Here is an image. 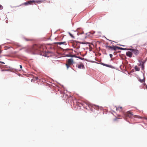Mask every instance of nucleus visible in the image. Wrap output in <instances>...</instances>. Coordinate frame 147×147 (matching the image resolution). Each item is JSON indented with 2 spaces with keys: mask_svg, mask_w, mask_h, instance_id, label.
I'll list each match as a JSON object with an SVG mask.
<instances>
[{
  "mask_svg": "<svg viewBox=\"0 0 147 147\" xmlns=\"http://www.w3.org/2000/svg\"><path fill=\"white\" fill-rule=\"evenodd\" d=\"M120 49L123 50H127V49H128L127 48H121V47H120Z\"/></svg>",
  "mask_w": 147,
  "mask_h": 147,
  "instance_id": "19",
  "label": "nucleus"
},
{
  "mask_svg": "<svg viewBox=\"0 0 147 147\" xmlns=\"http://www.w3.org/2000/svg\"><path fill=\"white\" fill-rule=\"evenodd\" d=\"M84 108H86V109H87V108L86 107H84Z\"/></svg>",
  "mask_w": 147,
  "mask_h": 147,
  "instance_id": "27",
  "label": "nucleus"
},
{
  "mask_svg": "<svg viewBox=\"0 0 147 147\" xmlns=\"http://www.w3.org/2000/svg\"><path fill=\"white\" fill-rule=\"evenodd\" d=\"M106 47L108 50H114V51L116 50L117 49H120V48L119 47H118L114 45H112L111 46L107 45L106 46Z\"/></svg>",
  "mask_w": 147,
  "mask_h": 147,
  "instance_id": "5",
  "label": "nucleus"
},
{
  "mask_svg": "<svg viewBox=\"0 0 147 147\" xmlns=\"http://www.w3.org/2000/svg\"><path fill=\"white\" fill-rule=\"evenodd\" d=\"M20 68L22 69V65H20Z\"/></svg>",
  "mask_w": 147,
  "mask_h": 147,
  "instance_id": "24",
  "label": "nucleus"
},
{
  "mask_svg": "<svg viewBox=\"0 0 147 147\" xmlns=\"http://www.w3.org/2000/svg\"><path fill=\"white\" fill-rule=\"evenodd\" d=\"M74 63V60L73 59H68L66 61V65L67 68V69L71 67V66Z\"/></svg>",
  "mask_w": 147,
  "mask_h": 147,
  "instance_id": "4",
  "label": "nucleus"
},
{
  "mask_svg": "<svg viewBox=\"0 0 147 147\" xmlns=\"http://www.w3.org/2000/svg\"><path fill=\"white\" fill-rule=\"evenodd\" d=\"M101 64L102 65H103L105 66H106V67H111V65H107V64H104V63H101Z\"/></svg>",
  "mask_w": 147,
  "mask_h": 147,
  "instance_id": "13",
  "label": "nucleus"
},
{
  "mask_svg": "<svg viewBox=\"0 0 147 147\" xmlns=\"http://www.w3.org/2000/svg\"><path fill=\"white\" fill-rule=\"evenodd\" d=\"M125 116L126 117H128L129 118L131 119L135 118L147 119V118L146 117H143L138 115H134L130 111H128L126 112L125 114Z\"/></svg>",
  "mask_w": 147,
  "mask_h": 147,
  "instance_id": "1",
  "label": "nucleus"
},
{
  "mask_svg": "<svg viewBox=\"0 0 147 147\" xmlns=\"http://www.w3.org/2000/svg\"><path fill=\"white\" fill-rule=\"evenodd\" d=\"M1 62V63H3V62Z\"/></svg>",
  "mask_w": 147,
  "mask_h": 147,
  "instance_id": "29",
  "label": "nucleus"
},
{
  "mask_svg": "<svg viewBox=\"0 0 147 147\" xmlns=\"http://www.w3.org/2000/svg\"><path fill=\"white\" fill-rule=\"evenodd\" d=\"M139 81L140 82L142 83V82H145V80L144 79H139Z\"/></svg>",
  "mask_w": 147,
  "mask_h": 147,
  "instance_id": "17",
  "label": "nucleus"
},
{
  "mask_svg": "<svg viewBox=\"0 0 147 147\" xmlns=\"http://www.w3.org/2000/svg\"><path fill=\"white\" fill-rule=\"evenodd\" d=\"M142 68H143V67H144L143 65H142Z\"/></svg>",
  "mask_w": 147,
  "mask_h": 147,
  "instance_id": "25",
  "label": "nucleus"
},
{
  "mask_svg": "<svg viewBox=\"0 0 147 147\" xmlns=\"http://www.w3.org/2000/svg\"><path fill=\"white\" fill-rule=\"evenodd\" d=\"M94 108L97 110H98L99 109V107L98 106H96L95 105H94Z\"/></svg>",
  "mask_w": 147,
  "mask_h": 147,
  "instance_id": "16",
  "label": "nucleus"
},
{
  "mask_svg": "<svg viewBox=\"0 0 147 147\" xmlns=\"http://www.w3.org/2000/svg\"><path fill=\"white\" fill-rule=\"evenodd\" d=\"M3 8V7L1 5H0V10H1Z\"/></svg>",
  "mask_w": 147,
  "mask_h": 147,
  "instance_id": "20",
  "label": "nucleus"
},
{
  "mask_svg": "<svg viewBox=\"0 0 147 147\" xmlns=\"http://www.w3.org/2000/svg\"><path fill=\"white\" fill-rule=\"evenodd\" d=\"M135 69L136 71H139L140 70V68L138 67L137 66H136L135 67Z\"/></svg>",
  "mask_w": 147,
  "mask_h": 147,
  "instance_id": "15",
  "label": "nucleus"
},
{
  "mask_svg": "<svg viewBox=\"0 0 147 147\" xmlns=\"http://www.w3.org/2000/svg\"><path fill=\"white\" fill-rule=\"evenodd\" d=\"M74 55H69L67 56H69V57H72V56H74Z\"/></svg>",
  "mask_w": 147,
  "mask_h": 147,
  "instance_id": "21",
  "label": "nucleus"
},
{
  "mask_svg": "<svg viewBox=\"0 0 147 147\" xmlns=\"http://www.w3.org/2000/svg\"><path fill=\"white\" fill-rule=\"evenodd\" d=\"M88 102H82L81 104L84 107H86L87 106V104Z\"/></svg>",
  "mask_w": 147,
  "mask_h": 147,
  "instance_id": "9",
  "label": "nucleus"
},
{
  "mask_svg": "<svg viewBox=\"0 0 147 147\" xmlns=\"http://www.w3.org/2000/svg\"><path fill=\"white\" fill-rule=\"evenodd\" d=\"M45 0H30L29 1L27 2H25L22 4V5H24L25 6H27L29 5H33L34 3L35 5H36V3L38 4L43 2Z\"/></svg>",
  "mask_w": 147,
  "mask_h": 147,
  "instance_id": "2",
  "label": "nucleus"
},
{
  "mask_svg": "<svg viewBox=\"0 0 147 147\" xmlns=\"http://www.w3.org/2000/svg\"><path fill=\"white\" fill-rule=\"evenodd\" d=\"M56 43H57V44L59 45H67V43L66 42H56Z\"/></svg>",
  "mask_w": 147,
  "mask_h": 147,
  "instance_id": "10",
  "label": "nucleus"
},
{
  "mask_svg": "<svg viewBox=\"0 0 147 147\" xmlns=\"http://www.w3.org/2000/svg\"><path fill=\"white\" fill-rule=\"evenodd\" d=\"M77 66H78V67L79 69H81V68L84 69V65H83L82 64H80L78 65Z\"/></svg>",
  "mask_w": 147,
  "mask_h": 147,
  "instance_id": "11",
  "label": "nucleus"
},
{
  "mask_svg": "<svg viewBox=\"0 0 147 147\" xmlns=\"http://www.w3.org/2000/svg\"><path fill=\"white\" fill-rule=\"evenodd\" d=\"M47 2L48 3H50V2H51L50 1H47Z\"/></svg>",
  "mask_w": 147,
  "mask_h": 147,
  "instance_id": "26",
  "label": "nucleus"
},
{
  "mask_svg": "<svg viewBox=\"0 0 147 147\" xmlns=\"http://www.w3.org/2000/svg\"><path fill=\"white\" fill-rule=\"evenodd\" d=\"M33 49L35 52H41L43 51V47L40 45H34L33 46Z\"/></svg>",
  "mask_w": 147,
  "mask_h": 147,
  "instance_id": "3",
  "label": "nucleus"
},
{
  "mask_svg": "<svg viewBox=\"0 0 147 147\" xmlns=\"http://www.w3.org/2000/svg\"><path fill=\"white\" fill-rule=\"evenodd\" d=\"M26 40H27V39H26Z\"/></svg>",
  "mask_w": 147,
  "mask_h": 147,
  "instance_id": "28",
  "label": "nucleus"
},
{
  "mask_svg": "<svg viewBox=\"0 0 147 147\" xmlns=\"http://www.w3.org/2000/svg\"><path fill=\"white\" fill-rule=\"evenodd\" d=\"M129 50L132 52V53L134 54L135 55H138L139 53V51L137 49H127Z\"/></svg>",
  "mask_w": 147,
  "mask_h": 147,
  "instance_id": "6",
  "label": "nucleus"
},
{
  "mask_svg": "<svg viewBox=\"0 0 147 147\" xmlns=\"http://www.w3.org/2000/svg\"><path fill=\"white\" fill-rule=\"evenodd\" d=\"M121 116L120 115H117V116H116L117 119H121Z\"/></svg>",
  "mask_w": 147,
  "mask_h": 147,
  "instance_id": "14",
  "label": "nucleus"
},
{
  "mask_svg": "<svg viewBox=\"0 0 147 147\" xmlns=\"http://www.w3.org/2000/svg\"><path fill=\"white\" fill-rule=\"evenodd\" d=\"M109 56L111 58H112L113 57V55L112 54H110Z\"/></svg>",
  "mask_w": 147,
  "mask_h": 147,
  "instance_id": "22",
  "label": "nucleus"
},
{
  "mask_svg": "<svg viewBox=\"0 0 147 147\" xmlns=\"http://www.w3.org/2000/svg\"><path fill=\"white\" fill-rule=\"evenodd\" d=\"M87 106L89 108L90 110H92V108L94 107V105H93L89 102L88 104H87Z\"/></svg>",
  "mask_w": 147,
  "mask_h": 147,
  "instance_id": "8",
  "label": "nucleus"
},
{
  "mask_svg": "<svg viewBox=\"0 0 147 147\" xmlns=\"http://www.w3.org/2000/svg\"><path fill=\"white\" fill-rule=\"evenodd\" d=\"M35 78L36 80H37L38 79V77H36Z\"/></svg>",
  "mask_w": 147,
  "mask_h": 147,
  "instance_id": "23",
  "label": "nucleus"
},
{
  "mask_svg": "<svg viewBox=\"0 0 147 147\" xmlns=\"http://www.w3.org/2000/svg\"><path fill=\"white\" fill-rule=\"evenodd\" d=\"M69 35L72 38H75V37L74 36H73V35L71 34V33H69Z\"/></svg>",
  "mask_w": 147,
  "mask_h": 147,
  "instance_id": "18",
  "label": "nucleus"
},
{
  "mask_svg": "<svg viewBox=\"0 0 147 147\" xmlns=\"http://www.w3.org/2000/svg\"><path fill=\"white\" fill-rule=\"evenodd\" d=\"M132 52L131 51H127V52H126V55L129 57H132Z\"/></svg>",
  "mask_w": 147,
  "mask_h": 147,
  "instance_id": "7",
  "label": "nucleus"
},
{
  "mask_svg": "<svg viewBox=\"0 0 147 147\" xmlns=\"http://www.w3.org/2000/svg\"><path fill=\"white\" fill-rule=\"evenodd\" d=\"M116 110L117 111H121L122 110V107H118L116 108Z\"/></svg>",
  "mask_w": 147,
  "mask_h": 147,
  "instance_id": "12",
  "label": "nucleus"
}]
</instances>
